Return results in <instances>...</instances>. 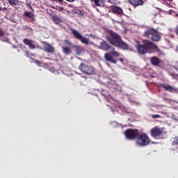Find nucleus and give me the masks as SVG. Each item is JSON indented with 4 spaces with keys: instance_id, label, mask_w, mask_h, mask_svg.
<instances>
[{
    "instance_id": "obj_33",
    "label": "nucleus",
    "mask_w": 178,
    "mask_h": 178,
    "mask_svg": "<svg viewBox=\"0 0 178 178\" xmlns=\"http://www.w3.org/2000/svg\"><path fill=\"white\" fill-rule=\"evenodd\" d=\"M102 95H104V97H106V93L105 92V91H102Z\"/></svg>"
},
{
    "instance_id": "obj_30",
    "label": "nucleus",
    "mask_w": 178,
    "mask_h": 178,
    "mask_svg": "<svg viewBox=\"0 0 178 178\" xmlns=\"http://www.w3.org/2000/svg\"><path fill=\"white\" fill-rule=\"evenodd\" d=\"M2 10H4V12H6V10H8V8H6V7H3V8L0 7V12L2 11Z\"/></svg>"
},
{
    "instance_id": "obj_5",
    "label": "nucleus",
    "mask_w": 178,
    "mask_h": 178,
    "mask_svg": "<svg viewBox=\"0 0 178 178\" xmlns=\"http://www.w3.org/2000/svg\"><path fill=\"white\" fill-rule=\"evenodd\" d=\"M124 134L127 140L133 141L137 140L138 136H140V131L137 129H128Z\"/></svg>"
},
{
    "instance_id": "obj_16",
    "label": "nucleus",
    "mask_w": 178,
    "mask_h": 178,
    "mask_svg": "<svg viewBox=\"0 0 178 178\" xmlns=\"http://www.w3.org/2000/svg\"><path fill=\"white\" fill-rule=\"evenodd\" d=\"M150 62L153 66H159L161 60L158 57L154 56L150 58Z\"/></svg>"
},
{
    "instance_id": "obj_19",
    "label": "nucleus",
    "mask_w": 178,
    "mask_h": 178,
    "mask_svg": "<svg viewBox=\"0 0 178 178\" xmlns=\"http://www.w3.org/2000/svg\"><path fill=\"white\" fill-rule=\"evenodd\" d=\"M63 52L65 55H70V54H72V49H70L69 47H63Z\"/></svg>"
},
{
    "instance_id": "obj_3",
    "label": "nucleus",
    "mask_w": 178,
    "mask_h": 178,
    "mask_svg": "<svg viewBox=\"0 0 178 178\" xmlns=\"http://www.w3.org/2000/svg\"><path fill=\"white\" fill-rule=\"evenodd\" d=\"M161 32L154 28L147 29L143 33V37L149 38L154 42H159V41H161Z\"/></svg>"
},
{
    "instance_id": "obj_9",
    "label": "nucleus",
    "mask_w": 178,
    "mask_h": 178,
    "mask_svg": "<svg viewBox=\"0 0 178 178\" xmlns=\"http://www.w3.org/2000/svg\"><path fill=\"white\" fill-rule=\"evenodd\" d=\"M159 87L163 88L165 91H169V92H172L174 94H178V88L171 86L169 84L160 83Z\"/></svg>"
},
{
    "instance_id": "obj_39",
    "label": "nucleus",
    "mask_w": 178,
    "mask_h": 178,
    "mask_svg": "<svg viewBox=\"0 0 178 178\" xmlns=\"http://www.w3.org/2000/svg\"><path fill=\"white\" fill-rule=\"evenodd\" d=\"M175 16L177 17L178 16V13L175 14Z\"/></svg>"
},
{
    "instance_id": "obj_13",
    "label": "nucleus",
    "mask_w": 178,
    "mask_h": 178,
    "mask_svg": "<svg viewBox=\"0 0 178 178\" xmlns=\"http://www.w3.org/2000/svg\"><path fill=\"white\" fill-rule=\"evenodd\" d=\"M111 10L114 15H123V10L119 6H114L111 8Z\"/></svg>"
},
{
    "instance_id": "obj_10",
    "label": "nucleus",
    "mask_w": 178,
    "mask_h": 178,
    "mask_svg": "<svg viewBox=\"0 0 178 178\" xmlns=\"http://www.w3.org/2000/svg\"><path fill=\"white\" fill-rule=\"evenodd\" d=\"M129 3L134 6V8H137V6H143L144 5V1L143 0H128Z\"/></svg>"
},
{
    "instance_id": "obj_8",
    "label": "nucleus",
    "mask_w": 178,
    "mask_h": 178,
    "mask_svg": "<svg viewBox=\"0 0 178 178\" xmlns=\"http://www.w3.org/2000/svg\"><path fill=\"white\" fill-rule=\"evenodd\" d=\"M79 70L81 72H83L85 74H94L95 73V71L94 70V67H91L86 63H81L80 65L79 66Z\"/></svg>"
},
{
    "instance_id": "obj_7",
    "label": "nucleus",
    "mask_w": 178,
    "mask_h": 178,
    "mask_svg": "<svg viewBox=\"0 0 178 178\" xmlns=\"http://www.w3.org/2000/svg\"><path fill=\"white\" fill-rule=\"evenodd\" d=\"M70 31H72V34L74 35V38H76V40H79V41H81V42H82V44L88 45V39L83 37V35H81V33H80V32H79L77 30H76L73 28H71Z\"/></svg>"
},
{
    "instance_id": "obj_35",
    "label": "nucleus",
    "mask_w": 178,
    "mask_h": 178,
    "mask_svg": "<svg viewBox=\"0 0 178 178\" xmlns=\"http://www.w3.org/2000/svg\"><path fill=\"white\" fill-rule=\"evenodd\" d=\"M67 2H74V0H67Z\"/></svg>"
},
{
    "instance_id": "obj_26",
    "label": "nucleus",
    "mask_w": 178,
    "mask_h": 178,
    "mask_svg": "<svg viewBox=\"0 0 178 178\" xmlns=\"http://www.w3.org/2000/svg\"><path fill=\"white\" fill-rule=\"evenodd\" d=\"M34 63H35V65L38 66H41V65H42V63L38 60H35Z\"/></svg>"
},
{
    "instance_id": "obj_20",
    "label": "nucleus",
    "mask_w": 178,
    "mask_h": 178,
    "mask_svg": "<svg viewBox=\"0 0 178 178\" xmlns=\"http://www.w3.org/2000/svg\"><path fill=\"white\" fill-rule=\"evenodd\" d=\"M24 15L26 17H29V19H32V20H35L34 14H33L31 12L25 11Z\"/></svg>"
},
{
    "instance_id": "obj_21",
    "label": "nucleus",
    "mask_w": 178,
    "mask_h": 178,
    "mask_svg": "<svg viewBox=\"0 0 178 178\" xmlns=\"http://www.w3.org/2000/svg\"><path fill=\"white\" fill-rule=\"evenodd\" d=\"M8 2L11 6H16V5H19V3H20L19 0H8Z\"/></svg>"
},
{
    "instance_id": "obj_1",
    "label": "nucleus",
    "mask_w": 178,
    "mask_h": 178,
    "mask_svg": "<svg viewBox=\"0 0 178 178\" xmlns=\"http://www.w3.org/2000/svg\"><path fill=\"white\" fill-rule=\"evenodd\" d=\"M106 38L110 44L114 45V47H116L117 48H120V49H123L124 51H127L129 49V44L122 40V36L112 30L108 31V35H106Z\"/></svg>"
},
{
    "instance_id": "obj_17",
    "label": "nucleus",
    "mask_w": 178,
    "mask_h": 178,
    "mask_svg": "<svg viewBox=\"0 0 178 178\" xmlns=\"http://www.w3.org/2000/svg\"><path fill=\"white\" fill-rule=\"evenodd\" d=\"M91 2H93L95 6H99L100 8H104L105 6V2L104 0H90Z\"/></svg>"
},
{
    "instance_id": "obj_37",
    "label": "nucleus",
    "mask_w": 178,
    "mask_h": 178,
    "mask_svg": "<svg viewBox=\"0 0 178 178\" xmlns=\"http://www.w3.org/2000/svg\"><path fill=\"white\" fill-rule=\"evenodd\" d=\"M58 2H63V0H58Z\"/></svg>"
},
{
    "instance_id": "obj_6",
    "label": "nucleus",
    "mask_w": 178,
    "mask_h": 178,
    "mask_svg": "<svg viewBox=\"0 0 178 178\" xmlns=\"http://www.w3.org/2000/svg\"><path fill=\"white\" fill-rule=\"evenodd\" d=\"M150 134L153 138H158V137H162L166 134V129L163 127L156 126L151 129Z\"/></svg>"
},
{
    "instance_id": "obj_23",
    "label": "nucleus",
    "mask_w": 178,
    "mask_h": 178,
    "mask_svg": "<svg viewBox=\"0 0 178 178\" xmlns=\"http://www.w3.org/2000/svg\"><path fill=\"white\" fill-rule=\"evenodd\" d=\"M172 140V145H178V136H175Z\"/></svg>"
},
{
    "instance_id": "obj_38",
    "label": "nucleus",
    "mask_w": 178,
    "mask_h": 178,
    "mask_svg": "<svg viewBox=\"0 0 178 178\" xmlns=\"http://www.w3.org/2000/svg\"><path fill=\"white\" fill-rule=\"evenodd\" d=\"M50 70L51 72H54V69H51Z\"/></svg>"
},
{
    "instance_id": "obj_18",
    "label": "nucleus",
    "mask_w": 178,
    "mask_h": 178,
    "mask_svg": "<svg viewBox=\"0 0 178 178\" xmlns=\"http://www.w3.org/2000/svg\"><path fill=\"white\" fill-rule=\"evenodd\" d=\"M108 88L111 90H117L118 89V84L115 81L108 82L107 83Z\"/></svg>"
},
{
    "instance_id": "obj_15",
    "label": "nucleus",
    "mask_w": 178,
    "mask_h": 178,
    "mask_svg": "<svg viewBox=\"0 0 178 178\" xmlns=\"http://www.w3.org/2000/svg\"><path fill=\"white\" fill-rule=\"evenodd\" d=\"M44 51L46 52H48L49 54H54V52H55V49L54 48V47H52L49 43H46L44 44Z\"/></svg>"
},
{
    "instance_id": "obj_14",
    "label": "nucleus",
    "mask_w": 178,
    "mask_h": 178,
    "mask_svg": "<svg viewBox=\"0 0 178 178\" xmlns=\"http://www.w3.org/2000/svg\"><path fill=\"white\" fill-rule=\"evenodd\" d=\"M112 49V46L109 45L108 42L105 40H103L100 43V49H102L103 51H108L109 49Z\"/></svg>"
},
{
    "instance_id": "obj_27",
    "label": "nucleus",
    "mask_w": 178,
    "mask_h": 178,
    "mask_svg": "<svg viewBox=\"0 0 178 178\" xmlns=\"http://www.w3.org/2000/svg\"><path fill=\"white\" fill-rule=\"evenodd\" d=\"M112 55H113V56H116V57H118V56H120V54H119V52H118V51H113V52H112Z\"/></svg>"
},
{
    "instance_id": "obj_24",
    "label": "nucleus",
    "mask_w": 178,
    "mask_h": 178,
    "mask_svg": "<svg viewBox=\"0 0 178 178\" xmlns=\"http://www.w3.org/2000/svg\"><path fill=\"white\" fill-rule=\"evenodd\" d=\"M53 20L56 24H59L60 22H62V20H60V18H59L58 17H54Z\"/></svg>"
},
{
    "instance_id": "obj_11",
    "label": "nucleus",
    "mask_w": 178,
    "mask_h": 178,
    "mask_svg": "<svg viewBox=\"0 0 178 178\" xmlns=\"http://www.w3.org/2000/svg\"><path fill=\"white\" fill-rule=\"evenodd\" d=\"M23 42L25 45H28L30 49H35V45L33 44L34 42H33V40L28 38H24L23 39Z\"/></svg>"
},
{
    "instance_id": "obj_34",
    "label": "nucleus",
    "mask_w": 178,
    "mask_h": 178,
    "mask_svg": "<svg viewBox=\"0 0 178 178\" xmlns=\"http://www.w3.org/2000/svg\"><path fill=\"white\" fill-rule=\"evenodd\" d=\"M174 67L178 72V65H175Z\"/></svg>"
},
{
    "instance_id": "obj_36",
    "label": "nucleus",
    "mask_w": 178,
    "mask_h": 178,
    "mask_svg": "<svg viewBox=\"0 0 178 178\" xmlns=\"http://www.w3.org/2000/svg\"><path fill=\"white\" fill-rule=\"evenodd\" d=\"M119 60H120V62H123V58H120Z\"/></svg>"
},
{
    "instance_id": "obj_29",
    "label": "nucleus",
    "mask_w": 178,
    "mask_h": 178,
    "mask_svg": "<svg viewBox=\"0 0 178 178\" xmlns=\"http://www.w3.org/2000/svg\"><path fill=\"white\" fill-rule=\"evenodd\" d=\"M3 35H5V32L0 28V37H3Z\"/></svg>"
},
{
    "instance_id": "obj_22",
    "label": "nucleus",
    "mask_w": 178,
    "mask_h": 178,
    "mask_svg": "<svg viewBox=\"0 0 178 178\" xmlns=\"http://www.w3.org/2000/svg\"><path fill=\"white\" fill-rule=\"evenodd\" d=\"M75 52L77 54V55H80L81 52H83V47H76Z\"/></svg>"
},
{
    "instance_id": "obj_4",
    "label": "nucleus",
    "mask_w": 178,
    "mask_h": 178,
    "mask_svg": "<svg viewBox=\"0 0 178 178\" xmlns=\"http://www.w3.org/2000/svg\"><path fill=\"white\" fill-rule=\"evenodd\" d=\"M149 143H151V140L147 134H139L136 140V144L138 147H147V145H149Z\"/></svg>"
},
{
    "instance_id": "obj_28",
    "label": "nucleus",
    "mask_w": 178,
    "mask_h": 178,
    "mask_svg": "<svg viewBox=\"0 0 178 178\" xmlns=\"http://www.w3.org/2000/svg\"><path fill=\"white\" fill-rule=\"evenodd\" d=\"M151 116L152 119H159V118H161V115L158 114L152 115Z\"/></svg>"
},
{
    "instance_id": "obj_2",
    "label": "nucleus",
    "mask_w": 178,
    "mask_h": 178,
    "mask_svg": "<svg viewBox=\"0 0 178 178\" xmlns=\"http://www.w3.org/2000/svg\"><path fill=\"white\" fill-rule=\"evenodd\" d=\"M136 49L140 55H145L148 52V49H158V46L149 40H145L143 44L138 43L136 44Z\"/></svg>"
},
{
    "instance_id": "obj_40",
    "label": "nucleus",
    "mask_w": 178,
    "mask_h": 178,
    "mask_svg": "<svg viewBox=\"0 0 178 178\" xmlns=\"http://www.w3.org/2000/svg\"><path fill=\"white\" fill-rule=\"evenodd\" d=\"M177 51H178V46L177 47Z\"/></svg>"
},
{
    "instance_id": "obj_32",
    "label": "nucleus",
    "mask_w": 178,
    "mask_h": 178,
    "mask_svg": "<svg viewBox=\"0 0 178 178\" xmlns=\"http://www.w3.org/2000/svg\"><path fill=\"white\" fill-rule=\"evenodd\" d=\"M110 3H115V0H108Z\"/></svg>"
},
{
    "instance_id": "obj_12",
    "label": "nucleus",
    "mask_w": 178,
    "mask_h": 178,
    "mask_svg": "<svg viewBox=\"0 0 178 178\" xmlns=\"http://www.w3.org/2000/svg\"><path fill=\"white\" fill-rule=\"evenodd\" d=\"M104 59L107 60V62H111V63H118V60L113 58L111 54L108 53L104 54Z\"/></svg>"
},
{
    "instance_id": "obj_31",
    "label": "nucleus",
    "mask_w": 178,
    "mask_h": 178,
    "mask_svg": "<svg viewBox=\"0 0 178 178\" xmlns=\"http://www.w3.org/2000/svg\"><path fill=\"white\" fill-rule=\"evenodd\" d=\"M26 5H27V6H29L30 9H33V7L31 6V3H29Z\"/></svg>"
},
{
    "instance_id": "obj_25",
    "label": "nucleus",
    "mask_w": 178,
    "mask_h": 178,
    "mask_svg": "<svg viewBox=\"0 0 178 178\" xmlns=\"http://www.w3.org/2000/svg\"><path fill=\"white\" fill-rule=\"evenodd\" d=\"M64 42L65 45H68L69 47H72L73 45V44L72 43V42H70V40H64Z\"/></svg>"
}]
</instances>
